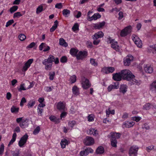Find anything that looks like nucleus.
Wrapping results in <instances>:
<instances>
[{
	"label": "nucleus",
	"instance_id": "f03ea898",
	"mask_svg": "<svg viewBox=\"0 0 156 156\" xmlns=\"http://www.w3.org/2000/svg\"><path fill=\"white\" fill-rule=\"evenodd\" d=\"M120 72L123 80L127 81L131 80L132 78L135 77L131 72L128 69L122 70Z\"/></svg>",
	"mask_w": 156,
	"mask_h": 156
},
{
	"label": "nucleus",
	"instance_id": "f8f14e48",
	"mask_svg": "<svg viewBox=\"0 0 156 156\" xmlns=\"http://www.w3.org/2000/svg\"><path fill=\"white\" fill-rule=\"evenodd\" d=\"M115 70V69L113 67H105L102 69L101 71L105 74H108L110 73H112Z\"/></svg>",
	"mask_w": 156,
	"mask_h": 156
},
{
	"label": "nucleus",
	"instance_id": "6e6d98bb",
	"mask_svg": "<svg viewBox=\"0 0 156 156\" xmlns=\"http://www.w3.org/2000/svg\"><path fill=\"white\" fill-rule=\"evenodd\" d=\"M133 120L136 122L139 121L141 119L140 117L139 116H134L132 118Z\"/></svg>",
	"mask_w": 156,
	"mask_h": 156
},
{
	"label": "nucleus",
	"instance_id": "2eb2a0df",
	"mask_svg": "<svg viewBox=\"0 0 156 156\" xmlns=\"http://www.w3.org/2000/svg\"><path fill=\"white\" fill-rule=\"evenodd\" d=\"M104 35V33L102 31H100L95 33L92 36V37L93 40H97L99 38L102 37Z\"/></svg>",
	"mask_w": 156,
	"mask_h": 156
},
{
	"label": "nucleus",
	"instance_id": "de8ad7c7",
	"mask_svg": "<svg viewBox=\"0 0 156 156\" xmlns=\"http://www.w3.org/2000/svg\"><path fill=\"white\" fill-rule=\"evenodd\" d=\"M18 110L19 108H16L14 106H12L11 109V111L12 113L18 112Z\"/></svg>",
	"mask_w": 156,
	"mask_h": 156
},
{
	"label": "nucleus",
	"instance_id": "a878e982",
	"mask_svg": "<svg viewBox=\"0 0 156 156\" xmlns=\"http://www.w3.org/2000/svg\"><path fill=\"white\" fill-rule=\"evenodd\" d=\"M101 15L98 13H96L91 17L89 21H91L93 20H96L97 19L100 18L101 17Z\"/></svg>",
	"mask_w": 156,
	"mask_h": 156
},
{
	"label": "nucleus",
	"instance_id": "5fc2aeb1",
	"mask_svg": "<svg viewBox=\"0 0 156 156\" xmlns=\"http://www.w3.org/2000/svg\"><path fill=\"white\" fill-rule=\"evenodd\" d=\"M79 29V25L77 23H76L73 27L72 29L74 31L77 30Z\"/></svg>",
	"mask_w": 156,
	"mask_h": 156
},
{
	"label": "nucleus",
	"instance_id": "72a5a7b5",
	"mask_svg": "<svg viewBox=\"0 0 156 156\" xmlns=\"http://www.w3.org/2000/svg\"><path fill=\"white\" fill-rule=\"evenodd\" d=\"M111 145L112 147H116L117 141L116 139L111 138Z\"/></svg>",
	"mask_w": 156,
	"mask_h": 156
},
{
	"label": "nucleus",
	"instance_id": "4d7b16f0",
	"mask_svg": "<svg viewBox=\"0 0 156 156\" xmlns=\"http://www.w3.org/2000/svg\"><path fill=\"white\" fill-rule=\"evenodd\" d=\"M52 88H53V87H45L44 89L47 92H50L52 90Z\"/></svg>",
	"mask_w": 156,
	"mask_h": 156
},
{
	"label": "nucleus",
	"instance_id": "9b49d317",
	"mask_svg": "<svg viewBox=\"0 0 156 156\" xmlns=\"http://www.w3.org/2000/svg\"><path fill=\"white\" fill-rule=\"evenodd\" d=\"M82 87L83 88L87 89L90 87L91 85L89 83V80L88 79L84 78L83 79H82Z\"/></svg>",
	"mask_w": 156,
	"mask_h": 156
},
{
	"label": "nucleus",
	"instance_id": "a18cd8bd",
	"mask_svg": "<svg viewBox=\"0 0 156 156\" xmlns=\"http://www.w3.org/2000/svg\"><path fill=\"white\" fill-rule=\"evenodd\" d=\"M90 63L92 65H93L94 66H97L98 63L95 62V59L93 58H90Z\"/></svg>",
	"mask_w": 156,
	"mask_h": 156
},
{
	"label": "nucleus",
	"instance_id": "4468645a",
	"mask_svg": "<svg viewBox=\"0 0 156 156\" xmlns=\"http://www.w3.org/2000/svg\"><path fill=\"white\" fill-rule=\"evenodd\" d=\"M113 79L116 81H120L121 80L122 76L121 74V72L115 73H114L112 74Z\"/></svg>",
	"mask_w": 156,
	"mask_h": 156
},
{
	"label": "nucleus",
	"instance_id": "4be33fe9",
	"mask_svg": "<svg viewBox=\"0 0 156 156\" xmlns=\"http://www.w3.org/2000/svg\"><path fill=\"white\" fill-rule=\"evenodd\" d=\"M144 70L146 72L149 73H152L153 71V68L151 66H147L146 65L144 67Z\"/></svg>",
	"mask_w": 156,
	"mask_h": 156
},
{
	"label": "nucleus",
	"instance_id": "9d476101",
	"mask_svg": "<svg viewBox=\"0 0 156 156\" xmlns=\"http://www.w3.org/2000/svg\"><path fill=\"white\" fill-rule=\"evenodd\" d=\"M34 59L32 58L30 59L25 63L23 67L22 70L23 71H26L30 67V65L33 63Z\"/></svg>",
	"mask_w": 156,
	"mask_h": 156
},
{
	"label": "nucleus",
	"instance_id": "393cba45",
	"mask_svg": "<svg viewBox=\"0 0 156 156\" xmlns=\"http://www.w3.org/2000/svg\"><path fill=\"white\" fill-rule=\"evenodd\" d=\"M110 134L111 135V138L116 140L117 139L119 138L121 136V134L120 133L115 132L111 133Z\"/></svg>",
	"mask_w": 156,
	"mask_h": 156
},
{
	"label": "nucleus",
	"instance_id": "680f3d73",
	"mask_svg": "<svg viewBox=\"0 0 156 156\" xmlns=\"http://www.w3.org/2000/svg\"><path fill=\"white\" fill-rule=\"evenodd\" d=\"M46 46V44L44 43H42L39 46V49L41 51L43 48H44Z\"/></svg>",
	"mask_w": 156,
	"mask_h": 156
},
{
	"label": "nucleus",
	"instance_id": "0e129e2a",
	"mask_svg": "<svg viewBox=\"0 0 156 156\" xmlns=\"http://www.w3.org/2000/svg\"><path fill=\"white\" fill-rule=\"evenodd\" d=\"M67 114V112H62L60 115V119H62V118H65Z\"/></svg>",
	"mask_w": 156,
	"mask_h": 156
},
{
	"label": "nucleus",
	"instance_id": "a19ab883",
	"mask_svg": "<svg viewBox=\"0 0 156 156\" xmlns=\"http://www.w3.org/2000/svg\"><path fill=\"white\" fill-rule=\"evenodd\" d=\"M19 37L21 41H23L26 38V36L24 34H21L19 35Z\"/></svg>",
	"mask_w": 156,
	"mask_h": 156
},
{
	"label": "nucleus",
	"instance_id": "c85d7f7f",
	"mask_svg": "<svg viewBox=\"0 0 156 156\" xmlns=\"http://www.w3.org/2000/svg\"><path fill=\"white\" fill-rule=\"evenodd\" d=\"M78 51V50L77 49L72 48L70 50V53L72 56L76 57L77 53Z\"/></svg>",
	"mask_w": 156,
	"mask_h": 156
},
{
	"label": "nucleus",
	"instance_id": "58836bf2",
	"mask_svg": "<svg viewBox=\"0 0 156 156\" xmlns=\"http://www.w3.org/2000/svg\"><path fill=\"white\" fill-rule=\"evenodd\" d=\"M22 15L21 13L20 12H18L14 13L13 18H18L19 17L21 16Z\"/></svg>",
	"mask_w": 156,
	"mask_h": 156
},
{
	"label": "nucleus",
	"instance_id": "ea45409f",
	"mask_svg": "<svg viewBox=\"0 0 156 156\" xmlns=\"http://www.w3.org/2000/svg\"><path fill=\"white\" fill-rule=\"evenodd\" d=\"M35 103V102L34 101H30L27 104V106L29 108H32L34 106Z\"/></svg>",
	"mask_w": 156,
	"mask_h": 156
},
{
	"label": "nucleus",
	"instance_id": "39448f33",
	"mask_svg": "<svg viewBox=\"0 0 156 156\" xmlns=\"http://www.w3.org/2000/svg\"><path fill=\"white\" fill-rule=\"evenodd\" d=\"M132 39L135 44L138 47L141 48L142 47V41L137 36L135 35H133L132 36Z\"/></svg>",
	"mask_w": 156,
	"mask_h": 156
},
{
	"label": "nucleus",
	"instance_id": "c756f323",
	"mask_svg": "<svg viewBox=\"0 0 156 156\" xmlns=\"http://www.w3.org/2000/svg\"><path fill=\"white\" fill-rule=\"evenodd\" d=\"M16 136L17 135L16 133H14L12 135V138L10 140L8 144L9 146H10V145L12 144L15 141Z\"/></svg>",
	"mask_w": 156,
	"mask_h": 156
},
{
	"label": "nucleus",
	"instance_id": "a211bd4d",
	"mask_svg": "<svg viewBox=\"0 0 156 156\" xmlns=\"http://www.w3.org/2000/svg\"><path fill=\"white\" fill-rule=\"evenodd\" d=\"M150 89L153 93H156V80L153 82L150 85Z\"/></svg>",
	"mask_w": 156,
	"mask_h": 156
},
{
	"label": "nucleus",
	"instance_id": "1a4fd4ad",
	"mask_svg": "<svg viewBox=\"0 0 156 156\" xmlns=\"http://www.w3.org/2000/svg\"><path fill=\"white\" fill-rule=\"evenodd\" d=\"M109 43L111 44V47L117 51L119 50V46L117 44V42L115 41L114 39H111V38H109Z\"/></svg>",
	"mask_w": 156,
	"mask_h": 156
},
{
	"label": "nucleus",
	"instance_id": "f257e3e1",
	"mask_svg": "<svg viewBox=\"0 0 156 156\" xmlns=\"http://www.w3.org/2000/svg\"><path fill=\"white\" fill-rule=\"evenodd\" d=\"M54 59V56L52 55L49 56L47 59H44L42 62V64L44 65L45 69L46 70H50L52 65V62Z\"/></svg>",
	"mask_w": 156,
	"mask_h": 156
},
{
	"label": "nucleus",
	"instance_id": "423d86ee",
	"mask_svg": "<svg viewBox=\"0 0 156 156\" xmlns=\"http://www.w3.org/2000/svg\"><path fill=\"white\" fill-rule=\"evenodd\" d=\"M138 150L137 146H133L131 147L129 151V156H136Z\"/></svg>",
	"mask_w": 156,
	"mask_h": 156
},
{
	"label": "nucleus",
	"instance_id": "13d9d810",
	"mask_svg": "<svg viewBox=\"0 0 156 156\" xmlns=\"http://www.w3.org/2000/svg\"><path fill=\"white\" fill-rule=\"evenodd\" d=\"M119 17L118 19L119 20H121L123 17V13L122 11H120L119 13Z\"/></svg>",
	"mask_w": 156,
	"mask_h": 156
},
{
	"label": "nucleus",
	"instance_id": "b1692460",
	"mask_svg": "<svg viewBox=\"0 0 156 156\" xmlns=\"http://www.w3.org/2000/svg\"><path fill=\"white\" fill-rule=\"evenodd\" d=\"M130 81L131 84H135V85H139L141 83V81L140 80H137L135 78V77L131 79Z\"/></svg>",
	"mask_w": 156,
	"mask_h": 156
},
{
	"label": "nucleus",
	"instance_id": "c03bdc74",
	"mask_svg": "<svg viewBox=\"0 0 156 156\" xmlns=\"http://www.w3.org/2000/svg\"><path fill=\"white\" fill-rule=\"evenodd\" d=\"M76 123V122L75 121H70L69 122L68 125L69 127L73 128Z\"/></svg>",
	"mask_w": 156,
	"mask_h": 156
},
{
	"label": "nucleus",
	"instance_id": "6ab92c4d",
	"mask_svg": "<svg viewBox=\"0 0 156 156\" xmlns=\"http://www.w3.org/2000/svg\"><path fill=\"white\" fill-rule=\"evenodd\" d=\"M105 21H103L98 23L94 24L93 27L95 29H100L105 26Z\"/></svg>",
	"mask_w": 156,
	"mask_h": 156
},
{
	"label": "nucleus",
	"instance_id": "c9c22d12",
	"mask_svg": "<svg viewBox=\"0 0 156 156\" xmlns=\"http://www.w3.org/2000/svg\"><path fill=\"white\" fill-rule=\"evenodd\" d=\"M151 108V105L149 103H147L143 106V109L148 110Z\"/></svg>",
	"mask_w": 156,
	"mask_h": 156
},
{
	"label": "nucleus",
	"instance_id": "052dcab7",
	"mask_svg": "<svg viewBox=\"0 0 156 156\" xmlns=\"http://www.w3.org/2000/svg\"><path fill=\"white\" fill-rule=\"evenodd\" d=\"M11 153L13 156H18L20 154L19 151L18 150L16 152L14 151H12L11 152Z\"/></svg>",
	"mask_w": 156,
	"mask_h": 156
},
{
	"label": "nucleus",
	"instance_id": "aec40b11",
	"mask_svg": "<svg viewBox=\"0 0 156 156\" xmlns=\"http://www.w3.org/2000/svg\"><path fill=\"white\" fill-rule=\"evenodd\" d=\"M49 119L51 121L54 122L55 124H58L60 122V119L54 115L51 116L49 117Z\"/></svg>",
	"mask_w": 156,
	"mask_h": 156
},
{
	"label": "nucleus",
	"instance_id": "338daca9",
	"mask_svg": "<svg viewBox=\"0 0 156 156\" xmlns=\"http://www.w3.org/2000/svg\"><path fill=\"white\" fill-rule=\"evenodd\" d=\"M94 129L90 128L87 131V133L88 134H93V132H94Z\"/></svg>",
	"mask_w": 156,
	"mask_h": 156
},
{
	"label": "nucleus",
	"instance_id": "37998d69",
	"mask_svg": "<svg viewBox=\"0 0 156 156\" xmlns=\"http://www.w3.org/2000/svg\"><path fill=\"white\" fill-rule=\"evenodd\" d=\"M88 121L91 122L93 121L94 119V115L92 114L89 115L87 117Z\"/></svg>",
	"mask_w": 156,
	"mask_h": 156
},
{
	"label": "nucleus",
	"instance_id": "49530a36",
	"mask_svg": "<svg viewBox=\"0 0 156 156\" xmlns=\"http://www.w3.org/2000/svg\"><path fill=\"white\" fill-rule=\"evenodd\" d=\"M43 10V7L42 6H39L37 9L36 13L37 14L40 13Z\"/></svg>",
	"mask_w": 156,
	"mask_h": 156
},
{
	"label": "nucleus",
	"instance_id": "603ef678",
	"mask_svg": "<svg viewBox=\"0 0 156 156\" xmlns=\"http://www.w3.org/2000/svg\"><path fill=\"white\" fill-rule=\"evenodd\" d=\"M14 22V21L13 20H9L8 22H7L5 25V27H8L9 26L11 25L12 23H13Z\"/></svg>",
	"mask_w": 156,
	"mask_h": 156
},
{
	"label": "nucleus",
	"instance_id": "8fccbe9b",
	"mask_svg": "<svg viewBox=\"0 0 156 156\" xmlns=\"http://www.w3.org/2000/svg\"><path fill=\"white\" fill-rule=\"evenodd\" d=\"M60 62L62 63H65L67 61V57L65 56H62L60 59Z\"/></svg>",
	"mask_w": 156,
	"mask_h": 156
},
{
	"label": "nucleus",
	"instance_id": "e2e57ef3",
	"mask_svg": "<svg viewBox=\"0 0 156 156\" xmlns=\"http://www.w3.org/2000/svg\"><path fill=\"white\" fill-rule=\"evenodd\" d=\"M26 102V100L25 98H23L21 101V102H20V105L21 106H23V105L24 103H25Z\"/></svg>",
	"mask_w": 156,
	"mask_h": 156
},
{
	"label": "nucleus",
	"instance_id": "bf43d9fd",
	"mask_svg": "<svg viewBox=\"0 0 156 156\" xmlns=\"http://www.w3.org/2000/svg\"><path fill=\"white\" fill-rule=\"evenodd\" d=\"M26 89L24 87V84H23L20 85V88L18 89V91H21L22 90H25Z\"/></svg>",
	"mask_w": 156,
	"mask_h": 156
},
{
	"label": "nucleus",
	"instance_id": "774afa93",
	"mask_svg": "<svg viewBox=\"0 0 156 156\" xmlns=\"http://www.w3.org/2000/svg\"><path fill=\"white\" fill-rule=\"evenodd\" d=\"M119 81H117L116 82H114L113 83L115 87V89H117L119 88V82H118Z\"/></svg>",
	"mask_w": 156,
	"mask_h": 156
},
{
	"label": "nucleus",
	"instance_id": "cd10ccee",
	"mask_svg": "<svg viewBox=\"0 0 156 156\" xmlns=\"http://www.w3.org/2000/svg\"><path fill=\"white\" fill-rule=\"evenodd\" d=\"M72 91L73 94L76 96L79 95L80 94L79 89L76 86L73 87Z\"/></svg>",
	"mask_w": 156,
	"mask_h": 156
},
{
	"label": "nucleus",
	"instance_id": "473e14b6",
	"mask_svg": "<svg viewBox=\"0 0 156 156\" xmlns=\"http://www.w3.org/2000/svg\"><path fill=\"white\" fill-rule=\"evenodd\" d=\"M61 145L62 148H65L66 145L68 144V141L66 139L62 140L60 143Z\"/></svg>",
	"mask_w": 156,
	"mask_h": 156
},
{
	"label": "nucleus",
	"instance_id": "09e8293b",
	"mask_svg": "<svg viewBox=\"0 0 156 156\" xmlns=\"http://www.w3.org/2000/svg\"><path fill=\"white\" fill-rule=\"evenodd\" d=\"M40 128L39 126H37L33 131V134L36 135L40 131Z\"/></svg>",
	"mask_w": 156,
	"mask_h": 156
},
{
	"label": "nucleus",
	"instance_id": "f3484780",
	"mask_svg": "<svg viewBox=\"0 0 156 156\" xmlns=\"http://www.w3.org/2000/svg\"><path fill=\"white\" fill-rule=\"evenodd\" d=\"M135 124V123L133 122H130L128 121L125 122L122 125L123 128H130L132 127Z\"/></svg>",
	"mask_w": 156,
	"mask_h": 156
},
{
	"label": "nucleus",
	"instance_id": "bb28decb",
	"mask_svg": "<svg viewBox=\"0 0 156 156\" xmlns=\"http://www.w3.org/2000/svg\"><path fill=\"white\" fill-rule=\"evenodd\" d=\"M59 44L60 45L65 47H67L68 45L67 43L65 41L64 39L62 38H60L59 39Z\"/></svg>",
	"mask_w": 156,
	"mask_h": 156
},
{
	"label": "nucleus",
	"instance_id": "6e6552de",
	"mask_svg": "<svg viewBox=\"0 0 156 156\" xmlns=\"http://www.w3.org/2000/svg\"><path fill=\"white\" fill-rule=\"evenodd\" d=\"M87 55V52L86 51H80L76 55V58L78 60H82Z\"/></svg>",
	"mask_w": 156,
	"mask_h": 156
},
{
	"label": "nucleus",
	"instance_id": "864d4df0",
	"mask_svg": "<svg viewBox=\"0 0 156 156\" xmlns=\"http://www.w3.org/2000/svg\"><path fill=\"white\" fill-rule=\"evenodd\" d=\"M113 89H116L115 87L113 85H110L108 87V90L109 92L111 91Z\"/></svg>",
	"mask_w": 156,
	"mask_h": 156
},
{
	"label": "nucleus",
	"instance_id": "69168bd1",
	"mask_svg": "<svg viewBox=\"0 0 156 156\" xmlns=\"http://www.w3.org/2000/svg\"><path fill=\"white\" fill-rule=\"evenodd\" d=\"M62 7V3H57L55 5V8L58 9H60Z\"/></svg>",
	"mask_w": 156,
	"mask_h": 156
},
{
	"label": "nucleus",
	"instance_id": "7ed1b4c3",
	"mask_svg": "<svg viewBox=\"0 0 156 156\" xmlns=\"http://www.w3.org/2000/svg\"><path fill=\"white\" fill-rule=\"evenodd\" d=\"M132 27L131 26H128L122 30L120 32V36L125 37L131 32Z\"/></svg>",
	"mask_w": 156,
	"mask_h": 156
},
{
	"label": "nucleus",
	"instance_id": "f704fd0d",
	"mask_svg": "<svg viewBox=\"0 0 156 156\" xmlns=\"http://www.w3.org/2000/svg\"><path fill=\"white\" fill-rule=\"evenodd\" d=\"M18 9V6L16 5H14L10 9L9 11L11 13H12L16 11Z\"/></svg>",
	"mask_w": 156,
	"mask_h": 156
},
{
	"label": "nucleus",
	"instance_id": "412c9836",
	"mask_svg": "<svg viewBox=\"0 0 156 156\" xmlns=\"http://www.w3.org/2000/svg\"><path fill=\"white\" fill-rule=\"evenodd\" d=\"M65 105L62 102H59L57 106V108L61 111H64L65 108Z\"/></svg>",
	"mask_w": 156,
	"mask_h": 156
},
{
	"label": "nucleus",
	"instance_id": "2f4dec72",
	"mask_svg": "<svg viewBox=\"0 0 156 156\" xmlns=\"http://www.w3.org/2000/svg\"><path fill=\"white\" fill-rule=\"evenodd\" d=\"M70 11L67 9H64L62 11V14L66 17H68L70 14Z\"/></svg>",
	"mask_w": 156,
	"mask_h": 156
},
{
	"label": "nucleus",
	"instance_id": "20e7f679",
	"mask_svg": "<svg viewBox=\"0 0 156 156\" xmlns=\"http://www.w3.org/2000/svg\"><path fill=\"white\" fill-rule=\"evenodd\" d=\"M28 138V135L27 133L23 136L19 141L18 144L20 147H24V145L26 143L27 140Z\"/></svg>",
	"mask_w": 156,
	"mask_h": 156
},
{
	"label": "nucleus",
	"instance_id": "79ce46f5",
	"mask_svg": "<svg viewBox=\"0 0 156 156\" xmlns=\"http://www.w3.org/2000/svg\"><path fill=\"white\" fill-rule=\"evenodd\" d=\"M4 149V146L3 144H1L0 146V155H2Z\"/></svg>",
	"mask_w": 156,
	"mask_h": 156
},
{
	"label": "nucleus",
	"instance_id": "5701e85b",
	"mask_svg": "<svg viewBox=\"0 0 156 156\" xmlns=\"http://www.w3.org/2000/svg\"><path fill=\"white\" fill-rule=\"evenodd\" d=\"M28 122V120L27 119L23 120L20 123V127L22 128H24L28 126V124L27 123Z\"/></svg>",
	"mask_w": 156,
	"mask_h": 156
},
{
	"label": "nucleus",
	"instance_id": "dca6fc26",
	"mask_svg": "<svg viewBox=\"0 0 156 156\" xmlns=\"http://www.w3.org/2000/svg\"><path fill=\"white\" fill-rule=\"evenodd\" d=\"M128 86L126 84H122L120 86L119 91L123 94H125L127 91Z\"/></svg>",
	"mask_w": 156,
	"mask_h": 156
},
{
	"label": "nucleus",
	"instance_id": "0eeeda50",
	"mask_svg": "<svg viewBox=\"0 0 156 156\" xmlns=\"http://www.w3.org/2000/svg\"><path fill=\"white\" fill-rule=\"evenodd\" d=\"M83 142L86 145L90 146L94 143V140L92 137L87 136L84 139Z\"/></svg>",
	"mask_w": 156,
	"mask_h": 156
},
{
	"label": "nucleus",
	"instance_id": "4c0bfd02",
	"mask_svg": "<svg viewBox=\"0 0 156 156\" xmlns=\"http://www.w3.org/2000/svg\"><path fill=\"white\" fill-rule=\"evenodd\" d=\"M76 77L75 75H73L70 77V80L72 83H74L76 81Z\"/></svg>",
	"mask_w": 156,
	"mask_h": 156
},
{
	"label": "nucleus",
	"instance_id": "3c124183",
	"mask_svg": "<svg viewBox=\"0 0 156 156\" xmlns=\"http://www.w3.org/2000/svg\"><path fill=\"white\" fill-rule=\"evenodd\" d=\"M151 51L153 54L156 53V44L152 46V48L151 49Z\"/></svg>",
	"mask_w": 156,
	"mask_h": 156
},
{
	"label": "nucleus",
	"instance_id": "e433bc0d",
	"mask_svg": "<svg viewBox=\"0 0 156 156\" xmlns=\"http://www.w3.org/2000/svg\"><path fill=\"white\" fill-rule=\"evenodd\" d=\"M55 75V73L54 72H50L49 74V79L50 80H53L54 79V76Z\"/></svg>",
	"mask_w": 156,
	"mask_h": 156
},
{
	"label": "nucleus",
	"instance_id": "7c9ffc66",
	"mask_svg": "<svg viewBox=\"0 0 156 156\" xmlns=\"http://www.w3.org/2000/svg\"><path fill=\"white\" fill-rule=\"evenodd\" d=\"M104 152V149L102 146L99 147L96 150V152L97 154H101Z\"/></svg>",
	"mask_w": 156,
	"mask_h": 156
},
{
	"label": "nucleus",
	"instance_id": "ddd939ff",
	"mask_svg": "<svg viewBox=\"0 0 156 156\" xmlns=\"http://www.w3.org/2000/svg\"><path fill=\"white\" fill-rule=\"evenodd\" d=\"M133 57L131 55H129L124 59V64L125 66H128L129 65L132 60H133Z\"/></svg>",
	"mask_w": 156,
	"mask_h": 156
}]
</instances>
